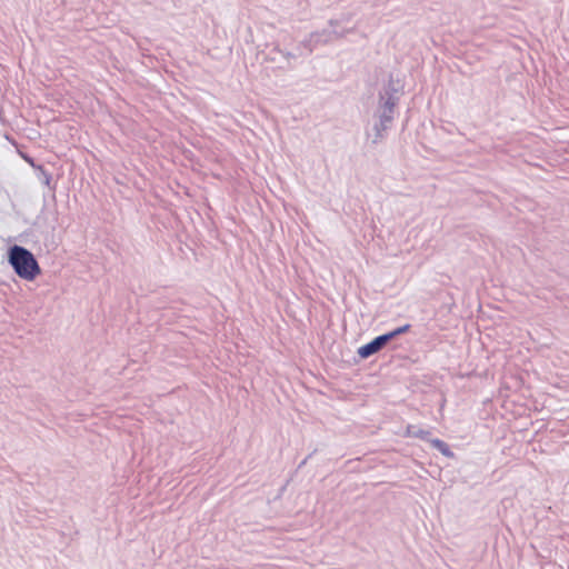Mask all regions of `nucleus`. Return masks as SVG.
Segmentation results:
<instances>
[{"instance_id": "obj_1", "label": "nucleus", "mask_w": 569, "mask_h": 569, "mask_svg": "<svg viewBox=\"0 0 569 569\" xmlns=\"http://www.w3.org/2000/svg\"><path fill=\"white\" fill-rule=\"evenodd\" d=\"M9 262L17 274L24 280L31 281L41 273L33 254L22 247L14 246L10 249Z\"/></svg>"}, {"instance_id": "obj_2", "label": "nucleus", "mask_w": 569, "mask_h": 569, "mask_svg": "<svg viewBox=\"0 0 569 569\" xmlns=\"http://www.w3.org/2000/svg\"><path fill=\"white\" fill-rule=\"evenodd\" d=\"M398 103V98L393 94H386L380 97L377 120L373 124V142H378L383 138L385 132L390 128L393 120L395 108Z\"/></svg>"}, {"instance_id": "obj_3", "label": "nucleus", "mask_w": 569, "mask_h": 569, "mask_svg": "<svg viewBox=\"0 0 569 569\" xmlns=\"http://www.w3.org/2000/svg\"><path fill=\"white\" fill-rule=\"evenodd\" d=\"M346 34L345 30L339 29V23L336 20H330L325 27L311 32L306 40V43L311 51L313 47L319 44H327Z\"/></svg>"}, {"instance_id": "obj_4", "label": "nucleus", "mask_w": 569, "mask_h": 569, "mask_svg": "<svg viewBox=\"0 0 569 569\" xmlns=\"http://www.w3.org/2000/svg\"><path fill=\"white\" fill-rule=\"evenodd\" d=\"M389 342L388 336L382 335L358 349L360 358L366 359L381 350Z\"/></svg>"}, {"instance_id": "obj_5", "label": "nucleus", "mask_w": 569, "mask_h": 569, "mask_svg": "<svg viewBox=\"0 0 569 569\" xmlns=\"http://www.w3.org/2000/svg\"><path fill=\"white\" fill-rule=\"evenodd\" d=\"M431 446L436 449H438L443 456L446 457H453L452 451L449 449L447 443H445L442 440L439 439H432L430 441Z\"/></svg>"}, {"instance_id": "obj_6", "label": "nucleus", "mask_w": 569, "mask_h": 569, "mask_svg": "<svg viewBox=\"0 0 569 569\" xmlns=\"http://www.w3.org/2000/svg\"><path fill=\"white\" fill-rule=\"evenodd\" d=\"M406 435L409 436V437H418V438H426L428 432L422 430V429H419V428H416V427H412V426H409L407 429H406Z\"/></svg>"}, {"instance_id": "obj_7", "label": "nucleus", "mask_w": 569, "mask_h": 569, "mask_svg": "<svg viewBox=\"0 0 569 569\" xmlns=\"http://www.w3.org/2000/svg\"><path fill=\"white\" fill-rule=\"evenodd\" d=\"M409 327H410L409 325H405V326L399 327V328H397L396 330H393V331H391L389 333H386V336H388V339L390 341L391 339H393L398 335H401V333L406 332L409 329Z\"/></svg>"}]
</instances>
